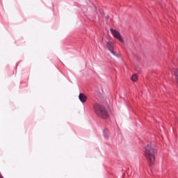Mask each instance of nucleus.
<instances>
[{"mask_svg":"<svg viewBox=\"0 0 178 178\" xmlns=\"http://www.w3.org/2000/svg\"><path fill=\"white\" fill-rule=\"evenodd\" d=\"M110 31L113 34L114 38H116L118 41H120V42H123V38H122V35H120L119 31L113 29H111Z\"/></svg>","mask_w":178,"mask_h":178,"instance_id":"obj_4","label":"nucleus"},{"mask_svg":"<svg viewBox=\"0 0 178 178\" xmlns=\"http://www.w3.org/2000/svg\"><path fill=\"white\" fill-rule=\"evenodd\" d=\"M109 129H105L103 130V136L106 140H109Z\"/></svg>","mask_w":178,"mask_h":178,"instance_id":"obj_6","label":"nucleus"},{"mask_svg":"<svg viewBox=\"0 0 178 178\" xmlns=\"http://www.w3.org/2000/svg\"><path fill=\"white\" fill-rule=\"evenodd\" d=\"M79 99L82 104H84V102L87 101V96L83 93H80L79 95Z\"/></svg>","mask_w":178,"mask_h":178,"instance_id":"obj_5","label":"nucleus"},{"mask_svg":"<svg viewBox=\"0 0 178 178\" xmlns=\"http://www.w3.org/2000/svg\"><path fill=\"white\" fill-rule=\"evenodd\" d=\"M93 111L97 116L101 118V119H108L109 118V113H108L106 107L102 104L98 103L95 104L93 105Z\"/></svg>","mask_w":178,"mask_h":178,"instance_id":"obj_1","label":"nucleus"},{"mask_svg":"<svg viewBox=\"0 0 178 178\" xmlns=\"http://www.w3.org/2000/svg\"><path fill=\"white\" fill-rule=\"evenodd\" d=\"M106 47L108 51H109V52H111V54H112L114 56H116V58H120V55H119V54H118L114 51L115 48L113 47V42H107Z\"/></svg>","mask_w":178,"mask_h":178,"instance_id":"obj_3","label":"nucleus"},{"mask_svg":"<svg viewBox=\"0 0 178 178\" xmlns=\"http://www.w3.org/2000/svg\"><path fill=\"white\" fill-rule=\"evenodd\" d=\"M131 79L132 81H137V79H138L137 75H136V74L132 75Z\"/></svg>","mask_w":178,"mask_h":178,"instance_id":"obj_7","label":"nucleus"},{"mask_svg":"<svg viewBox=\"0 0 178 178\" xmlns=\"http://www.w3.org/2000/svg\"><path fill=\"white\" fill-rule=\"evenodd\" d=\"M155 145H147L145 148V156L150 166H152L155 162Z\"/></svg>","mask_w":178,"mask_h":178,"instance_id":"obj_2","label":"nucleus"}]
</instances>
